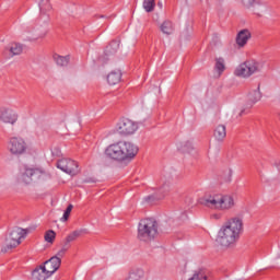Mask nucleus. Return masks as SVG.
<instances>
[{
    "mask_svg": "<svg viewBox=\"0 0 280 280\" xmlns=\"http://www.w3.org/2000/svg\"><path fill=\"white\" fill-rule=\"evenodd\" d=\"M143 10L147 12H154V8H156V2L154 0H144L142 3Z\"/></svg>",
    "mask_w": 280,
    "mask_h": 280,
    "instance_id": "25",
    "label": "nucleus"
},
{
    "mask_svg": "<svg viewBox=\"0 0 280 280\" xmlns=\"http://www.w3.org/2000/svg\"><path fill=\"white\" fill-rule=\"evenodd\" d=\"M69 248H71V245L63 243L62 248L57 253L55 257H59V259H62V257H65V253H67Z\"/></svg>",
    "mask_w": 280,
    "mask_h": 280,
    "instance_id": "31",
    "label": "nucleus"
},
{
    "mask_svg": "<svg viewBox=\"0 0 280 280\" xmlns=\"http://www.w3.org/2000/svg\"><path fill=\"white\" fill-rule=\"evenodd\" d=\"M201 203L212 211H231V209H235V197L233 195L213 194L205 197Z\"/></svg>",
    "mask_w": 280,
    "mask_h": 280,
    "instance_id": "3",
    "label": "nucleus"
},
{
    "mask_svg": "<svg viewBox=\"0 0 280 280\" xmlns=\"http://www.w3.org/2000/svg\"><path fill=\"white\" fill-rule=\"evenodd\" d=\"M19 120V115L16 112L10 107H0V121L2 124H11L14 126V122Z\"/></svg>",
    "mask_w": 280,
    "mask_h": 280,
    "instance_id": "10",
    "label": "nucleus"
},
{
    "mask_svg": "<svg viewBox=\"0 0 280 280\" xmlns=\"http://www.w3.org/2000/svg\"><path fill=\"white\" fill-rule=\"evenodd\" d=\"M252 33L249 30L245 28L238 32L236 36V45L240 47H246L248 40L252 38Z\"/></svg>",
    "mask_w": 280,
    "mask_h": 280,
    "instance_id": "13",
    "label": "nucleus"
},
{
    "mask_svg": "<svg viewBox=\"0 0 280 280\" xmlns=\"http://www.w3.org/2000/svg\"><path fill=\"white\" fill-rule=\"evenodd\" d=\"M212 220H222V213L215 212L210 215Z\"/></svg>",
    "mask_w": 280,
    "mask_h": 280,
    "instance_id": "34",
    "label": "nucleus"
},
{
    "mask_svg": "<svg viewBox=\"0 0 280 280\" xmlns=\"http://www.w3.org/2000/svg\"><path fill=\"white\" fill-rule=\"evenodd\" d=\"M158 7H159L160 10H163V3L161 1L158 2Z\"/></svg>",
    "mask_w": 280,
    "mask_h": 280,
    "instance_id": "37",
    "label": "nucleus"
},
{
    "mask_svg": "<svg viewBox=\"0 0 280 280\" xmlns=\"http://www.w3.org/2000/svg\"><path fill=\"white\" fill-rule=\"evenodd\" d=\"M243 8H246V10H250V8H254L255 12L259 10V8H264V3L259 0H240Z\"/></svg>",
    "mask_w": 280,
    "mask_h": 280,
    "instance_id": "18",
    "label": "nucleus"
},
{
    "mask_svg": "<svg viewBox=\"0 0 280 280\" xmlns=\"http://www.w3.org/2000/svg\"><path fill=\"white\" fill-rule=\"evenodd\" d=\"M226 71V60L224 57H217L214 59V73L217 78H220Z\"/></svg>",
    "mask_w": 280,
    "mask_h": 280,
    "instance_id": "16",
    "label": "nucleus"
},
{
    "mask_svg": "<svg viewBox=\"0 0 280 280\" xmlns=\"http://www.w3.org/2000/svg\"><path fill=\"white\" fill-rule=\"evenodd\" d=\"M45 242H48V244H54V241L56 240V232H54L52 230H48L45 233Z\"/></svg>",
    "mask_w": 280,
    "mask_h": 280,
    "instance_id": "28",
    "label": "nucleus"
},
{
    "mask_svg": "<svg viewBox=\"0 0 280 280\" xmlns=\"http://www.w3.org/2000/svg\"><path fill=\"white\" fill-rule=\"evenodd\" d=\"M189 280H207V276L202 272L195 273Z\"/></svg>",
    "mask_w": 280,
    "mask_h": 280,
    "instance_id": "32",
    "label": "nucleus"
},
{
    "mask_svg": "<svg viewBox=\"0 0 280 280\" xmlns=\"http://www.w3.org/2000/svg\"><path fill=\"white\" fill-rule=\"evenodd\" d=\"M159 235V223L154 219H142L138 224V240L152 242Z\"/></svg>",
    "mask_w": 280,
    "mask_h": 280,
    "instance_id": "4",
    "label": "nucleus"
},
{
    "mask_svg": "<svg viewBox=\"0 0 280 280\" xmlns=\"http://www.w3.org/2000/svg\"><path fill=\"white\" fill-rule=\"evenodd\" d=\"M54 60L59 67H67V65H69V57H62L60 55H55Z\"/></svg>",
    "mask_w": 280,
    "mask_h": 280,
    "instance_id": "24",
    "label": "nucleus"
},
{
    "mask_svg": "<svg viewBox=\"0 0 280 280\" xmlns=\"http://www.w3.org/2000/svg\"><path fill=\"white\" fill-rule=\"evenodd\" d=\"M58 170H61V172H65L66 174H69L70 176H75L80 174V168L78 166V162L71 160V159H61L57 162Z\"/></svg>",
    "mask_w": 280,
    "mask_h": 280,
    "instance_id": "9",
    "label": "nucleus"
},
{
    "mask_svg": "<svg viewBox=\"0 0 280 280\" xmlns=\"http://www.w3.org/2000/svg\"><path fill=\"white\" fill-rule=\"evenodd\" d=\"M158 191L160 194V196H158V200H161V198H165V195L167 194V191H170V183L161 185Z\"/></svg>",
    "mask_w": 280,
    "mask_h": 280,
    "instance_id": "26",
    "label": "nucleus"
},
{
    "mask_svg": "<svg viewBox=\"0 0 280 280\" xmlns=\"http://www.w3.org/2000/svg\"><path fill=\"white\" fill-rule=\"evenodd\" d=\"M264 71V61L250 59L241 65H238L234 71L236 78L248 79L256 73H261Z\"/></svg>",
    "mask_w": 280,
    "mask_h": 280,
    "instance_id": "5",
    "label": "nucleus"
},
{
    "mask_svg": "<svg viewBox=\"0 0 280 280\" xmlns=\"http://www.w3.org/2000/svg\"><path fill=\"white\" fill-rule=\"evenodd\" d=\"M51 152L54 156H60L62 154L59 148H54Z\"/></svg>",
    "mask_w": 280,
    "mask_h": 280,
    "instance_id": "35",
    "label": "nucleus"
},
{
    "mask_svg": "<svg viewBox=\"0 0 280 280\" xmlns=\"http://www.w3.org/2000/svg\"><path fill=\"white\" fill-rule=\"evenodd\" d=\"M139 154V147L132 141L113 142L105 149V156L116 163L128 165Z\"/></svg>",
    "mask_w": 280,
    "mask_h": 280,
    "instance_id": "2",
    "label": "nucleus"
},
{
    "mask_svg": "<svg viewBox=\"0 0 280 280\" xmlns=\"http://www.w3.org/2000/svg\"><path fill=\"white\" fill-rule=\"evenodd\" d=\"M160 30H161L162 34H166V36L174 34V25L170 21H164L160 25Z\"/></svg>",
    "mask_w": 280,
    "mask_h": 280,
    "instance_id": "20",
    "label": "nucleus"
},
{
    "mask_svg": "<svg viewBox=\"0 0 280 280\" xmlns=\"http://www.w3.org/2000/svg\"><path fill=\"white\" fill-rule=\"evenodd\" d=\"M143 275H145L143 269H136L133 272L130 273L129 280L143 279Z\"/></svg>",
    "mask_w": 280,
    "mask_h": 280,
    "instance_id": "27",
    "label": "nucleus"
},
{
    "mask_svg": "<svg viewBox=\"0 0 280 280\" xmlns=\"http://www.w3.org/2000/svg\"><path fill=\"white\" fill-rule=\"evenodd\" d=\"M60 264H62V259L58 256H52L49 260H46L43 266L46 267L47 272L51 276L60 268Z\"/></svg>",
    "mask_w": 280,
    "mask_h": 280,
    "instance_id": "12",
    "label": "nucleus"
},
{
    "mask_svg": "<svg viewBox=\"0 0 280 280\" xmlns=\"http://www.w3.org/2000/svg\"><path fill=\"white\" fill-rule=\"evenodd\" d=\"M82 232H83L82 230H75V231L71 232V233L66 237L63 244H68V246H69V244H70L71 242H75V240H78V237H80V235H82Z\"/></svg>",
    "mask_w": 280,
    "mask_h": 280,
    "instance_id": "23",
    "label": "nucleus"
},
{
    "mask_svg": "<svg viewBox=\"0 0 280 280\" xmlns=\"http://www.w3.org/2000/svg\"><path fill=\"white\" fill-rule=\"evenodd\" d=\"M180 150L182 152H191V142H185L184 148Z\"/></svg>",
    "mask_w": 280,
    "mask_h": 280,
    "instance_id": "33",
    "label": "nucleus"
},
{
    "mask_svg": "<svg viewBox=\"0 0 280 280\" xmlns=\"http://www.w3.org/2000/svg\"><path fill=\"white\" fill-rule=\"evenodd\" d=\"M109 54H110V49L107 48V50H106L105 56L103 57V59L108 58V56H110Z\"/></svg>",
    "mask_w": 280,
    "mask_h": 280,
    "instance_id": "36",
    "label": "nucleus"
},
{
    "mask_svg": "<svg viewBox=\"0 0 280 280\" xmlns=\"http://www.w3.org/2000/svg\"><path fill=\"white\" fill-rule=\"evenodd\" d=\"M45 36H47L46 32L31 31L27 33L26 38L31 43H34L36 40H39V38H45Z\"/></svg>",
    "mask_w": 280,
    "mask_h": 280,
    "instance_id": "19",
    "label": "nucleus"
},
{
    "mask_svg": "<svg viewBox=\"0 0 280 280\" xmlns=\"http://www.w3.org/2000/svg\"><path fill=\"white\" fill-rule=\"evenodd\" d=\"M242 233H244V219L232 217L220 228L217 242L223 248H233L240 242Z\"/></svg>",
    "mask_w": 280,
    "mask_h": 280,
    "instance_id": "1",
    "label": "nucleus"
},
{
    "mask_svg": "<svg viewBox=\"0 0 280 280\" xmlns=\"http://www.w3.org/2000/svg\"><path fill=\"white\" fill-rule=\"evenodd\" d=\"M27 230L21 228L13 229L4 241V252L16 248V246L21 244L22 240H25Z\"/></svg>",
    "mask_w": 280,
    "mask_h": 280,
    "instance_id": "8",
    "label": "nucleus"
},
{
    "mask_svg": "<svg viewBox=\"0 0 280 280\" xmlns=\"http://www.w3.org/2000/svg\"><path fill=\"white\" fill-rule=\"evenodd\" d=\"M9 51L11 56H21V54H23V45L13 43L9 46Z\"/></svg>",
    "mask_w": 280,
    "mask_h": 280,
    "instance_id": "21",
    "label": "nucleus"
},
{
    "mask_svg": "<svg viewBox=\"0 0 280 280\" xmlns=\"http://www.w3.org/2000/svg\"><path fill=\"white\" fill-rule=\"evenodd\" d=\"M226 137V127L224 125H219L214 130V139L222 141Z\"/></svg>",
    "mask_w": 280,
    "mask_h": 280,
    "instance_id": "22",
    "label": "nucleus"
},
{
    "mask_svg": "<svg viewBox=\"0 0 280 280\" xmlns=\"http://www.w3.org/2000/svg\"><path fill=\"white\" fill-rule=\"evenodd\" d=\"M106 80L109 86H115L116 84H119L121 82V70L119 69L112 70L107 74Z\"/></svg>",
    "mask_w": 280,
    "mask_h": 280,
    "instance_id": "14",
    "label": "nucleus"
},
{
    "mask_svg": "<svg viewBox=\"0 0 280 280\" xmlns=\"http://www.w3.org/2000/svg\"><path fill=\"white\" fill-rule=\"evenodd\" d=\"M261 89L259 86L247 94L246 108H253L257 102H261Z\"/></svg>",
    "mask_w": 280,
    "mask_h": 280,
    "instance_id": "11",
    "label": "nucleus"
},
{
    "mask_svg": "<svg viewBox=\"0 0 280 280\" xmlns=\"http://www.w3.org/2000/svg\"><path fill=\"white\" fill-rule=\"evenodd\" d=\"M137 130H139V122L128 117L120 118L115 126V132L120 137H132Z\"/></svg>",
    "mask_w": 280,
    "mask_h": 280,
    "instance_id": "7",
    "label": "nucleus"
},
{
    "mask_svg": "<svg viewBox=\"0 0 280 280\" xmlns=\"http://www.w3.org/2000/svg\"><path fill=\"white\" fill-rule=\"evenodd\" d=\"M71 211H73V205H69L66 209V211L63 212V215L61 218L62 222H67V220H69V217L71 215Z\"/></svg>",
    "mask_w": 280,
    "mask_h": 280,
    "instance_id": "30",
    "label": "nucleus"
},
{
    "mask_svg": "<svg viewBox=\"0 0 280 280\" xmlns=\"http://www.w3.org/2000/svg\"><path fill=\"white\" fill-rule=\"evenodd\" d=\"M39 8L43 12H48V10H51V3H49V0H40Z\"/></svg>",
    "mask_w": 280,
    "mask_h": 280,
    "instance_id": "29",
    "label": "nucleus"
},
{
    "mask_svg": "<svg viewBox=\"0 0 280 280\" xmlns=\"http://www.w3.org/2000/svg\"><path fill=\"white\" fill-rule=\"evenodd\" d=\"M42 176H45V171L43 168L25 166L18 175L16 183L27 187L32 185L34 180H38Z\"/></svg>",
    "mask_w": 280,
    "mask_h": 280,
    "instance_id": "6",
    "label": "nucleus"
},
{
    "mask_svg": "<svg viewBox=\"0 0 280 280\" xmlns=\"http://www.w3.org/2000/svg\"><path fill=\"white\" fill-rule=\"evenodd\" d=\"M51 277L49 272H47V269L45 266H39L33 271V278L36 280H47Z\"/></svg>",
    "mask_w": 280,
    "mask_h": 280,
    "instance_id": "17",
    "label": "nucleus"
},
{
    "mask_svg": "<svg viewBox=\"0 0 280 280\" xmlns=\"http://www.w3.org/2000/svg\"><path fill=\"white\" fill-rule=\"evenodd\" d=\"M8 148L11 154H23V152H25V150L27 149L25 142L21 141H11L9 142Z\"/></svg>",
    "mask_w": 280,
    "mask_h": 280,
    "instance_id": "15",
    "label": "nucleus"
}]
</instances>
